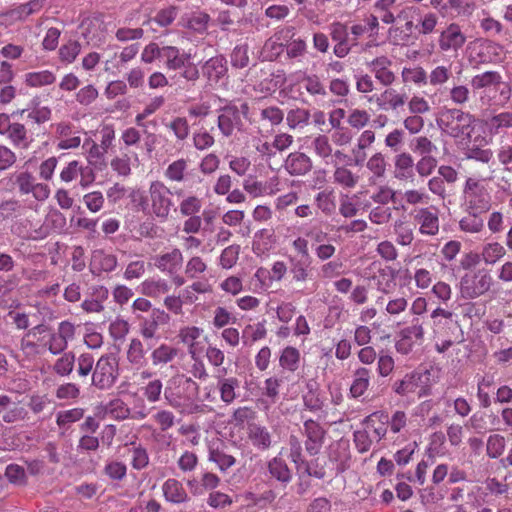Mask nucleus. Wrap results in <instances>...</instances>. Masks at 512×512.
<instances>
[{
  "instance_id": "nucleus-55",
  "label": "nucleus",
  "mask_w": 512,
  "mask_h": 512,
  "mask_svg": "<svg viewBox=\"0 0 512 512\" xmlns=\"http://www.w3.org/2000/svg\"><path fill=\"white\" fill-rule=\"evenodd\" d=\"M301 83L311 96L322 98L327 95L325 86L317 75H304Z\"/></svg>"
},
{
  "instance_id": "nucleus-45",
  "label": "nucleus",
  "mask_w": 512,
  "mask_h": 512,
  "mask_svg": "<svg viewBox=\"0 0 512 512\" xmlns=\"http://www.w3.org/2000/svg\"><path fill=\"white\" fill-rule=\"evenodd\" d=\"M300 363V352L292 346L285 347L279 358V365L287 371L295 372Z\"/></svg>"
},
{
  "instance_id": "nucleus-11",
  "label": "nucleus",
  "mask_w": 512,
  "mask_h": 512,
  "mask_svg": "<svg viewBox=\"0 0 512 512\" xmlns=\"http://www.w3.org/2000/svg\"><path fill=\"white\" fill-rule=\"evenodd\" d=\"M41 335L38 339L37 351L40 352L41 348H47L53 355L62 353L67 344L57 333L52 332L51 327L47 324H37L34 326V336Z\"/></svg>"
},
{
  "instance_id": "nucleus-30",
  "label": "nucleus",
  "mask_w": 512,
  "mask_h": 512,
  "mask_svg": "<svg viewBox=\"0 0 512 512\" xmlns=\"http://www.w3.org/2000/svg\"><path fill=\"white\" fill-rule=\"evenodd\" d=\"M371 380V371L366 367H358L353 373V380L350 386V395L359 398L368 390Z\"/></svg>"
},
{
  "instance_id": "nucleus-8",
  "label": "nucleus",
  "mask_w": 512,
  "mask_h": 512,
  "mask_svg": "<svg viewBox=\"0 0 512 512\" xmlns=\"http://www.w3.org/2000/svg\"><path fill=\"white\" fill-rule=\"evenodd\" d=\"M151 213L160 221L168 220L174 202L171 190L161 181H153L149 186Z\"/></svg>"
},
{
  "instance_id": "nucleus-59",
  "label": "nucleus",
  "mask_w": 512,
  "mask_h": 512,
  "mask_svg": "<svg viewBox=\"0 0 512 512\" xmlns=\"http://www.w3.org/2000/svg\"><path fill=\"white\" fill-rule=\"evenodd\" d=\"M310 119V113L303 108L292 109L286 116V121L291 129L302 128L306 126Z\"/></svg>"
},
{
  "instance_id": "nucleus-41",
  "label": "nucleus",
  "mask_w": 512,
  "mask_h": 512,
  "mask_svg": "<svg viewBox=\"0 0 512 512\" xmlns=\"http://www.w3.org/2000/svg\"><path fill=\"white\" fill-rule=\"evenodd\" d=\"M79 172H81V175H82V179L80 182L81 185L83 187H87L93 181L92 173H91V171H89L88 176L86 177L85 170H82L79 167L78 161L69 162L68 165L66 167H64L63 170L61 171L60 178L64 182H71L72 180H74L77 177Z\"/></svg>"
},
{
  "instance_id": "nucleus-34",
  "label": "nucleus",
  "mask_w": 512,
  "mask_h": 512,
  "mask_svg": "<svg viewBox=\"0 0 512 512\" xmlns=\"http://www.w3.org/2000/svg\"><path fill=\"white\" fill-rule=\"evenodd\" d=\"M414 161L410 154L401 153L395 157L394 177L404 181L414 177Z\"/></svg>"
},
{
  "instance_id": "nucleus-1",
  "label": "nucleus",
  "mask_w": 512,
  "mask_h": 512,
  "mask_svg": "<svg viewBox=\"0 0 512 512\" xmlns=\"http://www.w3.org/2000/svg\"><path fill=\"white\" fill-rule=\"evenodd\" d=\"M470 85L484 106L503 105L511 96L509 86L503 82V77L498 71L476 74L471 78Z\"/></svg>"
},
{
  "instance_id": "nucleus-36",
  "label": "nucleus",
  "mask_w": 512,
  "mask_h": 512,
  "mask_svg": "<svg viewBox=\"0 0 512 512\" xmlns=\"http://www.w3.org/2000/svg\"><path fill=\"white\" fill-rule=\"evenodd\" d=\"M275 244V237L271 230L262 229L255 233L253 240V251L257 255L269 252Z\"/></svg>"
},
{
  "instance_id": "nucleus-23",
  "label": "nucleus",
  "mask_w": 512,
  "mask_h": 512,
  "mask_svg": "<svg viewBox=\"0 0 512 512\" xmlns=\"http://www.w3.org/2000/svg\"><path fill=\"white\" fill-rule=\"evenodd\" d=\"M388 422L389 416L384 411L373 412L364 419V424L371 433V437L377 442L386 436Z\"/></svg>"
},
{
  "instance_id": "nucleus-39",
  "label": "nucleus",
  "mask_w": 512,
  "mask_h": 512,
  "mask_svg": "<svg viewBox=\"0 0 512 512\" xmlns=\"http://www.w3.org/2000/svg\"><path fill=\"white\" fill-rule=\"evenodd\" d=\"M268 471L271 477L283 484L289 483L292 479V473L288 465L279 457H274L268 462Z\"/></svg>"
},
{
  "instance_id": "nucleus-60",
  "label": "nucleus",
  "mask_w": 512,
  "mask_h": 512,
  "mask_svg": "<svg viewBox=\"0 0 512 512\" xmlns=\"http://www.w3.org/2000/svg\"><path fill=\"white\" fill-rule=\"evenodd\" d=\"M314 153L320 158L327 160L332 157V145L327 136L318 135L316 136L311 143Z\"/></svg>"
},
{
  "instance_id": "nucleus-28",
  "label": "nucleus",
  "mask_w": 512,
  "mask_h": 512,
  "mask_svg": "<svg viewBox=\"0 0 512 512\" xmlns=\"http://www.w3.org/2000/svg\"><path fill=\"white\" fill-rule=\"evenodd\" d=\"M162 492L165 500L173 504H181L188 500L183 484L174 478H169L163 483Z\"/></svg>"
},
{
  "instance_id": "nucleus-37",
  "label": "nucleus",
  "mask_w": 512,
  "mask_h": 512,
  "mask_svg": "<svg viewBox=\"0 0 512 512\" xmlns=\"http://www.w3.org/2000/svg\"><path fill=\"white\" fill-rule=\"evenodd\" d=\"M494 382V376L490 374L478 377L477 398L479 405L483 408H488L492 403L490 391L494 386Z\"/></svg>"
},
{
  "instance_id": "nucleus-49",
  "label": "nucleus",
  "mask_w": 512,
  "mask_h": 512,
  "mask_svg": "<svg viewBox=\"0 0 512 512\" xmlns=\"http://www.w3.org/2000/svg\"><path fill=\"white\" fill-rule=\"evenodd\" d=\"M379 23L374 17L367 16L362 23L354 24L351 27V33L355 37L368 36L376 37L378 35Z\"/></svg>"
},
{
  "instance_id": "nucleus-57",
  "label": "nucleus",
  "mask_w": 512,
  "mask_h": 512,
  "mask_svg": "<svg viewBox=\"0 0 512 512\" xmlns=\"http://www.w3.org/2000/svg\"><path fill=\"white\" fill-rule=\"evenodd\" d=\"M303 404L311 412H318L323 408L324 402L313 384L307 385V391L303 395Z\"/></svg>"
},
{
  "instance_id": "nucleus-15",
  "label": "nucleus",
  "mask_w": 512,
  "mask_h": 512,
  "mask_svg": "<svg viewBox=\"0 0 512 512\" xmlns=\"http://www.w3.org/2000/svg\"><path fill=\"white\" fill-rule=\"evenodd\" d=\"M466 42V36L456 23L448 25L440 34L438 44L442 51H457Z\"/></svg>"
},
{
  "instance_id": "nucleus-29",
  "label": "nucleus",
  "mask_w": 512,
  "mask_h": 512,
  "mask_svg": "<svg viewBox=\"0 0 512 512\" xmlns=\"http://www.w3.org/2000/svg\"><path fill=\"white\" fill-rule=\"evenodd\" d=\"M59 135L58 148L59 149H74L78 148L81 144L79 132L73 130V126L69 123H60L56 129Z\"/></svg>"
},
{
  "instance_id": "nucleus-44",
  "label": "nucleus",
  "mask_w": 512,
  "mask_h": 512,
  "mask_svg": "<svg viewBox=\"0 0 512 512\" xmlns=\"http://www.w3.org/2000/svg\"><path fill=\"white\" fill-rule=\"evenodd\" d=\"M127 360L132 366L136 368H141L145 365V350L142 342L139 339H131L127 349Z\"/></svg>"
},
{
  "instance_id": "nucleus-35",
  "label": "nucleus",
  "mask_w": 512,
  "mask_h": 512,
  "mask_svg": "<svg viewBox=\"0 0 512 512\" xmlns=\"http://www.w3.org/2000/svg\"><path fill=\"white\" fill-rule=\"evenodd\" d=\"M311 258H290V273L294 282H305L311 273Z\"/></svg>"
},
{
  "instance_id": "nucleus-3",
  "label": "nucleus",
  "mask_w": 512,
  "mask_h": 512,
  "mask_svg": "<svg viewBox=\"0 0 512 512\" xmlns=\"http://www.w3.org/2000/svg\"><path fill=\"white\" fill-rule=\"evenodd\" d=\"M462 206L464 211L486 213L492 206V197L484 180L467 178L463 193Z\"/></svg>"
},
{
  "instance_id": "nucleus-58",
  "label": "nucleus",
  "mask_w": 512,
  "mask_h": 512,
  "mask_svg": "<svg viewBox=\"0 0 512 512\" xmlns=\"http://www.w3.org/2000/svg\"><path fill=\"white\" fill-rule=\"evenodd\" d=\"M166 127L173 132L177 141H184L187 139L190 133V126L188 120L185 117L173 118Z\"/></svg>"
},
{
  "instance_id": "nucleus-5",
  "label": "nucleus",
  "mask_w": 512,
  "mask_h": 512,
  "mask_svg": "<svg viewBox=\"0 0 512 512\" xmlns=\"http://www.w3.org/2000/svg\"><path fill=\"white\" fill-rule=\"evenodd\" d=\"M493 284L490 272L484 268L465 273L459 281L460 297L473 300L485 295Z\"/></svg>"
},
{
  "instance_id": "nucleus-43",
  "label": "nucleus",
  "mask_w": 512,
  "mask_h": 512,
  "mask_svg": "<svg viewBox=\"0 0 512 512\" xmlns=\"http://www.w3.org/2000/svg\"><path fill=\"white\" fill-rule=\"evenodd\" d=\"M421 379L419 373H411L405 375V377L399 381H396L393 385L395 393L401 396H407L417 392L418 382Z\"/></svg>"
},
{
  "instance_id": "nucleus-32",
  "label": "nucleus",
  "mask_w": 512,
  "mask_h": 512,
  "mask_svg": "<svg viewBox=\"0 0 512 512\" xmlns=\"http://www.w3.org/2000/svg\"><path fill=\"white\" fill-rule=\"evenodd\" d=\"M169 289L170 286L168 282L162 278H148L138 286V290L141 294L151 298H158L166 294Z\"/></svg>"
},
{
  "instance_id": "nucleus-7",
  "label": "nucleus",
  "mask_w": 512,
  "mask_h": 512,
  "mask_svg": "<svg viewBox=\"0 0 512 512\" xmlns=\"http://www.w3.org/2000/svg\"><path fill=\"white\" fill-rule=\"evenodd\" d=\"M119 377V362L115 354L102 355L92 373V385L100 390L110 389Z\"/></svg>"
},
{
  "instance_id": "nucleus-50",
  "label": "nucleus",
  "mask_w": 512,
  "mask_h": 512,
  "mask_svg": "<svg viewBox=\"0 0 512 512\" xmlns=\"http://www.w3.org/2000/svg\"><path fill=\"white\" fill-rule=\"evenodd\" d=\"M333 180L334 183L342 186L343 188L352 189L357 185L359 177L348 168L344 166H337L333 173Z\"/></svg>"
},
{
  "instance_id": "nucleus-56",
  "label": "nucleus",
  "mask_w": 512,
  "mask_h": 512,
  "mask_svg": "<svg viewBox=\"0 0 512 512\" xmlns=\"http://www.w3.org/2000/svg\"><path fill=\"white\" fill-rule=\"evenodd\" d=\"M506 447L505 437L500 434H491L487 438L486 453L491 459L499 458Z\"/></svg>"
},
{
  "instance_id": "nucleus-27",
  "label": "nucleus",
  "mask_w": 512,
  "mask_h": 512,
  "mask_svg": "<svg viewBox=\"0 0 512 512\" xmlns=\"http://www.w3.org/2000/svg\"><path fill=\"white\" fill-rule=\"evenodd\" d=\"M82 149L85 152L87 162L96 169H102L105 165V155L107 150L100 144H97L91 137L83 141Z\"/></svg>"
},
{
  "instance_id": "nucleus-22",
  "label": "nucleus",
  "mask_w": 512,
  "mask_h": 512,
  "mask_svg": "<svg viewBox=\"0 0 512 512\" xmlns=\"http://www.w3.org/2000/svg\"><path fill=\"white\" fill-rule=\"evenodd\" d=\"M400 9L396 6V0H376L373 8L371 17H374L379 23L392 25L398 19L397 12Z\"/></svg>"
},
{
  "instance_id": "nucleus-9",
  "label": "nucleus",
  "mask_w": 512,
  "mask_h": 512,
  "mask_svg": "<svg viewBox=\"0 0 512 512\" xmlns=\"http://www.w3.org/2000/svg\"><path fill=\"white\" fill-rule=\"evenodd\" d=\"M417 12L418 8L414 6H403L397 12L398 19L404 24L388 29V39L393 45H406L410 41L414 29L413 17Z\"/></svg>"
},
{
  "instance_id": "nucleus-19",
  "label": "nucleus",
  "mask_w": 512,
  "mask_h": 512,
  "mask_svg": "<svg viewBox=\"0 0 512 512\" xmlns=\"http://www.w3.org/2000/svg\"><path fill=\"white\" fill-rule=\"evenodd\" d=\"M118 265L117 257L114 254L106 253L104 250H95L92 253L89 269L95 276L102 273H109L116 269Z\"/></svg>"
},
{
  "instance_id": "nucleus-51",
  "label": "nucleus",
  "mask_w": 512,
  "mask_h": 512,
  "mask_svg": "<svg viewBox=\"0 0 512 512\" xmlns=\"http://www.w3.org/2000/svg\"><path fill=\"white\" fill-rule=\"evenodd\" d=\"M427 77L429 85L433 87H442L452 77L451 67L445 65H437L430 71L429 74H427Z\"/></svg>"
},
{
  "instance_id": "nucleus-40",
  "label": "nucleus",
  "mask_w": 512,
  "mask_h": 512,
  "mask_svg": "<svg viewBox=\"0 0 512 512\" xmlns=\"http://www.w3.org/2000/svg\"><path fill=\"white\" fill-rule=\"evenodd\" d=\"M506 254V250L499 242H488L483 245L481 250V259L487 265H493L501 260Z\"/></svg>"
},
{
  "instance_id": "nucleus-42",
  "label": "nucleus",
  "mask_w": 512,
  "mask_h": 512,
  "mask_svg": "<svg viewBox=\"0 0 512 512\" xmlns=\"http://www.w3.org/2000/svg\"><path fill=\"white\" fill-rule=\"evenodd\" d=\"M178 353V348L168 344H161L152 351L151 360L154 366L165 365L172 362Z\"/></svg>"
},
{
  "instance_id": "nucleus-25",
  "label": "nucleus",
  "mask_w": 512,
  "mask_h": 512,
  "mask_svg": "<svg viewBox=\"0 0 512 512\" xmlns=\"http://www.w3.org/2000/svg\"><path fill=\"white\" fill-rule=\"evenodd\" d=\"M169 315L159 309L153 310L150 318L145 319L140 326V333L144 339L155 338L160 325H165L169 322Z\"/></svg>"
},
{
  "instance_id": "nucleus-6",
  "label": "nucleus",
  "mask_w": 512,
  "mask_h": 512,
  "mask_svg": "<svg viewBox=\"0 0 512 512\" xmlns=\"http://www.w3.org/2000/svg\"><path fill=\"white\" fill-rule=\"evenodd\" d=\"M249 112V106L246 102L229 103L218 110L217 126L223 136L229 137L244 128V119Z\"/></svg>"
},
{
  "instance_id": "nucleus-21",
  "label": "nucleus",
  "mask_w": 512,
  "mask_h": 512,
  "mask_svg": "<svg viewBox=\"0 0 512 512\" xmlns=\"http://www.w3.org/2000/svg\"><path fill=\"white\" fill-rule=\"evenodd\" d=\"M391 65L392 61L387 56H379L368 63V68L382 85L390 86L396 79Z\"/></svg>"
},
{
  "instance_id": "nucleus-13",
  "label": "nucleus",
  "mask_w": 512,
  "mask_h": 512,
  "mask_svg": "<svg viewBox=\"0 0 512 512\" xmlns=\"http://www.w3.org/2000/svg\"><path fill=\"white\" fill-rule=\"evenodd\" d=\"M328 459L336 474L347 470L350 467V450L348 443L345 441L332 443L329 446Z\"/></svg>"
},
{
  "instance_id": "nucleus-53",
  "label": "nucleus",
  "mask_w": 512,
  "mask_h": 512,
  "mask_svg": "<svg viewBox=\"0 0 512 512\" xmlns=\"http://www.w3.org/2000/svg\"><path fill=\"white\" fill-rule=\"evenodd\" d=\"M103 23L98 17L85 19L81 24L82 34L88 41L100 39Z\"/></svg>"
},
{
  "instance_id": "nucleus-63",
  "label": "nucleus",
  "mask_w": 512,
  "mask_h": 512,
  "mask_svg": "<svg viewBox=\"0 0 512 512\" xmlns=\"http://www.w3.org/2000/svg\"><path fill=\"white\" fill-rule=\"evenodd\" d=\"M386 107L388 110H398L402 108L407 102V95L405 93H400L393 88H388L384 90Z\"/></svg>"
},
{
  "instance_id": "nucleus-4",
  "label": "nucleus",
  "mask_w": 512,
  "mask_h": 512,
  "mask_svg": "<svg viewBox=\"0 0 512 512\" xmlns=\"http://www.w3.org/2000/svg\"><path fill=\"white\" fill-rule=\"evenodd\" d=\"M474 122L475 118L470 113L450 109L443 114L440 126L451 137L464 141L470 139Z\"/></svg>"
},
{
  "instance_id": "nucleus-62",
  "label": "nucleus",
  "mask_w": 512,
  "mask_h": 512,
  "mask_svg": "<svg viewBox=\"0 0 512 512\" xmlns=\"http://www.w3.org/2000/svg\"><path fill=\"white\" fill-rule=\"evenodd\" d=\"M83 416L84 410L82 408H72L58 412L56 422L59 427L65 428L70 424L79 421Z\"/></svg>"
},
{
  "instance_id": "nucleus-52",
  "label": "nucleus",
  "mask_w": 512,
  "mask_h": 512,
  "mask_svg": "<svg viewBox=\"0 0 512 512\" xmlns=\"http://www.w3.org/2000/svg\"><path fill=\"white\" fill-rule=\"evenodd\" d=\"M187 167V160L177 159L167 166L164 175L171 182H183Z\"/></svg>"
},
{
  "instance_id": "nucleus-61",
  "label": "nucleus",
  "mask_w": 512,
  "mask_h": 512,
  "mask_svg": "<svg viewBox=\"0 0 512 512\" xmlns=\"http://www.w3.org/2000/svg\"><path fill=\"white\" fill-rule=\"evenodd\" d=\"M208 459L209 461L215 463L223 472L227 471L236 463V459L232 455L226 454L225 452L218 449L210 450Z\"/></svg>"
},
{
  "instance_id": "nucleus-10",
  "label": "nucleus",
  "mask_w": 512,
  "mask_h": 512,
  "mask_svg": "<svg viewBox=\"0 0 512 512\" xmlns=\"http://www.w3.org/2000/svg\"><path fill=\"white\" fill-rule=\"evenodd\" d=\"M302 434L305 437L306 452L311 456L317 455L324 444L325 429L317 421L308 419L303 423Z\"/></svg>"
},
{
  "instance_id": "nucleus-17",
  "label": "nucleus",
  "mask_w": 512,
  "mask_h": 512,
  "mask_svg": "<svg viewBox=\"0 0 512 512\" xmlns=\"http://www.w3.org/2000/svg\"><path fill=\"white\" fill-rule=\"evenodd\" d=\"M412 337L417 340H422L424 337V328L418 320L414 321L411 326L401 330L400 338L395 343L396 351L403 355L409 354L414 346Z\"/></svg>"
},
{
  "instance_id": "nucleus-47",
  "label": "nucleus",
  "mask_w": 512,
  "mask_h": 512,
  "mask_svg": "<svg viewBox=\"0 0 512 512\" xmlns=\"http://www.w3.org/2000/svg\"><path fill=\"white\" fill-rule=\"evenodd\" d=\"M486 126L491 134H500L503 130L512 128V112H501L491 117Z\"/></svg>"
},
{
  "instance_id": "nucleus-48",
  "label": "nucleus",
  "mask_w": 512,
  "mask_h": 512,
  "mask_svg": "<svg viewBox=\"0 0 512 512\" xmlns=\"http://www.w3.org/2000/svg\"><path fill=\"white\" fill-rule=\"evenodd\" d=\"M374 141L375 133L372 130H364L360 134L359 138L357 139V144L352 151L356 164H361L365 160L366 154L364 150L368 148Z\"/></svg>"
},
{
  "instance_id": "nucleus-12",
  "label": "nucleus",
  "mask_w": 512,
  "mask_h": 512,
  "mask_svg": "<svg viewBox=\"0 0 512 512\" xmlns=\"http://www.w3.org/2000/svg\"><path fill=\"white\" fill-rule=\"evenodd\" d=\"M155 267L168 276H174L182 268L183 254L178 248H173L168 252L157 255L154 258Z\"/></svg>"
},
{
  "instance_id": "nucleus-16",
  "label": "nucleus",
  "mask_w": 512,
  "mask_h": 512,
  "mask_svg": "<svg viewBox=\"0 0 512 512\" xmlns=\"http://www.w3.org/2000/svg\"><path fill=\"white\" fill-rule=\"evenodd\" d=\"M415 221L419 224V231L424 235H436L439 231L438 210L435 207H426L415 210Z\"/></svg>"
},
{
  "instance_id": "nucleus-31",
  "label": "nucleus",
  "mask_w": 512,
  "mask_h": 512,
  "mask_svg": "<svg viewBox=\"0 0 512 512\" xmlns=\"http://www.w3.org/2000/svg\"><path fill=\"white\" fill-rule=\"evenodd\" d=\"M239 380L236 377L217 376V388L220 393L221 401L225 404H231L237 397L236 390L239 388Z\"/></svg>"
},
{
  "instance_id": "nucleus-46",
  "label": "nucleus",
  "mask_w": 512,
  "mask_h": 512,
  "mask_svg": "<svg viewBox=\"0 0 512 512\" xmlns=\"http://www.w3.org/2000/svg\"><path fill=\"white\" fill-rule=\"evenodd\" d=\"M401 77L404 83H413L417 86L428 84L427 72L421 66L404 67L401 72Z\"/></svg>"
},
{
  "instance_id": "nucleus-54",
  "label": "nucleus",
  "mask_w": 512,
  "mask_h": 512,
  "mask_svg": "<svg viewBox=\"0 0 512 512\" xmlns=\"http://www.w3.org/2000/svg\"><path fill=\"white\" fill-rule=\"evenodd\" d=\"M203 206V200L195 195H187L179 202V212L182 216L197 215Z\"/></svg>"
},
{
  "instance_id": "nucleus-64",
  "label": "nucleus",
  "mask_w": 512,
  "mask_h": 512,
  "mask_svg": "<svg viewBox=\"0 0 512 512\" xmlns=\"http://www.w3.org/2000/svg\"><path fill=\"white\" fill-rule=\"evenodd\" d=\"M81 52V44L78 41L71 40L63 44L59 49V58L62 62L72 63Z\"/></svg>"
},
{
  "instance_id": "nucleus-26",
  "label": "nucleus",
  "mask_w": 512,
  "mask_h": 512,
  "mask_svg": "<svg viewBox=\"0 0 512 512\" xmlns=\"http://www.w3.org/2000/svg\"><path fill=\"white\" fill-rule=\"evenodd\" d=\"M162 59L168 70H179L185 67L191 59V54L180 50L175 46H163Z\"/></svg>"
},
{
  "instance_id": "nucleus-24",
  "label": "nucleus",
  "mask_w": 512,
  "mask_h": 512,
  "mask_svg": "<svg viewBox=\"0 0 512 512\" xmlns=\"http://www.w3.org/2000/svg\"><path fill=\"white\" fill-rule=\"evenodd\" d=\"M474 49L477 50V56L482 63L498 62L504 55L502 45L487 39L477 42Z\"/></svg>"
},
{
  "instance_id": "nucleus-20",
  "label": "nucleus",
  "mask_w": 512,
  "mask_h": 512,
  "mask_svg": "<svg viewBox=\"0 0 512 512\" xmlns=\"http://www.w3.org/2000/svg\"><path fill=\"white\" fill-rule=\"evenodd\" d=\"M283 168L291 176H302L312 169V160L303 152H291L286 157Z\"/></svg>"
},
{
  "instance_id": "nucleus-14",
  "label": "nucleus",
  "mask_w": 512,
  "mask_h": 512,
  "mask_svg": "<svg viewBox=\"0 0 512 512\" xmlns=\"http://www.w3.org/2000/svg\"><path fill=\"white\" fill-rule=\"evenodd\" d=\"M227 61L222 55L208 59L202 66V74L210 85H217L227 77Z\"/></svg>"
},
{
  "instance_id": "nucleus-2",
  "label": "nucleus",
  "mask_w": 512,
  "mask_h": 512,
  "mask_svg": "<svg viewBox=\"0 0 512 512\" xmlns=\"http://www.w3.org/2000/svg\"><path fill=\"white\" fill-rule=\"evenodd\" d=\"M198 391L199 385L192 377L176 374L167 381L163 393L171 407L185 411L193 404Z\"/></svg>"
},
{
  "instance_id": "nucleus-38",
  "label": "nucleus",
  "mask_w": 512,
  "mask_h": 512,
  "mask_svg": "<svg viewBox=\"0 0 512 512\" xmlns=\"http://www.w3.org/2000/svg\"><path fill=\"white\" fill-rule=\"evenodd\" d=\"M467 215L462 217L459 221V228L461 231L470 234L480 233L484 229V220L481 215L482 212L466 211Z\"/></svg>"
},
{
  "instance_id": "nucleus-33",
  "label": "nucleus",
  "mask_w": 512,
  "mask_h": 512,
  "mask_svg": "<svg viewBox=\"0 0 512 512\" xmlns=\"http://www.w3.org/2000/svg\"><path fill=\"white\" fill-rule=\"evenodd\" d=\"M11 181L18 187L20 193L29 194L32 192V171L30 159L13 173Z\"/></svg>"
},
{
  "instance_id": "nucleus-18",
  "label": "nucleus",
  "mask_w": 512,
  "mask_h": 512,
  "mask_svg": "<svg viewBox=\"0 0 512 512\" xmlns=\"http://www.w3.org/2000/svg\"><path fill=\"white\" fill-rule=\"evenodd\" d=\"M246 433L249 442L257 450L266 451L272 446V435L266 426L250 422L247 425Z\"/></svg>"
}]
</instances>
